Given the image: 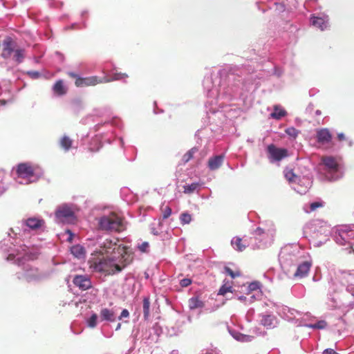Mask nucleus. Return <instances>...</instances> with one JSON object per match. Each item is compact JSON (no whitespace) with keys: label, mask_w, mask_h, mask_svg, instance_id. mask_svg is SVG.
Segmentation results:
<instances>
[{"label":"nucleus","mask_w":354,"mask_h":354,"mask_svg":"<svg viewBox=\"0 0 354 354\" xmlns=\"http://www.w3.org/2000/svg\"><path fill=\"white\" fill-rule=\"evenodd\" d=\"M57 219L64 223H73L76 220L74 211L67 205H62L57 207L55 212Z\"/></svg>","instance_id":"nucleus-4"},{"label":"nucleus","mask_w":354,"mask_h":354,"mask_svg":"<svg viewBox=\"0 0 354 354\" xmlns=\"http://www.w3.org/2000/svg\"><path fill=\"white\" fill-rule=\"evenodd\" d=\"M120 327H121V324H120V323H118V325H117V326H116L115 330H119V329L120 328Z\"/></svg>","instance_id":"nucleus-49"},{"label":"nucleus","mask_w":354,"mask_h":354,"mask_svg":"<svg viewBox=\"0 0 354 354\" xmlns=\"http://www.w3.org/2000/svg\"><path fill=\"white\" fill-rule=\"evenodd\" d=\"M68 75H69L70 77H73V78H75V79H77V77H79L77 76V74H75V73H73V72H70V73H68Z\"/></svg>","instance_id":"nucleus-45"},{"label":"nucleus","mask_w":354,"mask_h":354,"mask_svg":"<svg viewBox=\"0 0 354 354\" xmlns=\"http://www.w3.org/2000/svg\"><path fill=\"white\" fill-rule=\"evenodd\" d=\"M261 324L268 329L274 328L277 324V319L274 315H265L262 316L261 320Z\"/></svg>","instance_id":"nucleus-15"},{"label":"nucleus","mask_w":354,"mask_h":354,"mask_svg":"<svg viewBox=\"0 0 354 354\" xmlns=\"http://www.w3.org/2000/svg\"><path fill=\"white\" fill-rule=\"evenodd\" d=\"M236 338L239 341L248 342L252 341L253 339V337L250 336V335L240 334V335H237Z\"/></svg>","instance_id":"nucleus-34"},{"label":"nucleus","mask_w":354,"mask_h":354,"mask_svg":"<svg viewBox=\"0 0 354 354\" xmlns=\"http://www.w3.org/2000/svg\"><path fill=\"white\" fill-rule=\"evenodd\" d=\"M353 295L354 296V294H353Z\"/></svg>","instance_id":"nucleus-52"},{"label":"nucleus","mask_w":354,"mask_h":354,"mask_svg":"<svg viewBox=\"0 0 354 354\" xmlns=\"http://www.w3.org/2000/svg\"><path fill=\"white\" fill-rule=\"evenodd\" d=\"M24 58V50L17 49L15 50L14 59L18 63L22 62Z\"/></svg>","instance_id":"nucleus-29"},{"label":"nucleus","mask_w":354,"mask_h":354,"mask_svg":"<svg viewBox=\"0 0 354 354\" xmlns=\"http://www.w3.org/2000/svg\"><path fill=\"white\" fill-rule=\"evenodd\" d=\"M97 316L96 314H93L88 320V326L91 328H94L97 325Z\"/></svg>","instance_id":"nucleus-33"},{"label":"nucleus","mask_w":354,"mask_h":354,"mask_svg":"<svg viewBox=\"0 0 354 354\" xmlns=\"http://www.w3.org/2000/svg\"><path fill=\"white\" fill-rule=\"evenodd\" d=\"M200 185L198 183H193L191 185H185L184 193L187 194H191L194 193L198 187Z\"/></svg>","instance_id":"nucleus-27"},{"label":"nucleus","mask_w":354,"mask_h":354,"mask_svg":"<svg viewBox=\"0 0 354 354\" xmlns=\"http://www.w3.org/2000/svg\"><path fill=\"white\" fill-rule=\"evenodd\" d=\"M180 220L182 224H188L192 221V216L186 212H184L180 214Z\"/></svg>","instance_id":"nucleus-30"},{"label":"nucleus","mask_w":354,"mask_h":354,"mask_svg":"<svg viewBox=\"0 0 354 354\" xmlns=\"http://www.w3.org/2000/svg\"><path fill=\"white\" fill-rule=\"evenodd\" d=\"M117 238L100 239L95 251L97 257L88 261L90 268L93 272L113 275L122 272L131 264L134 259L133 252L127 246L118 244Z\"/></svg>","instance_id":"nucleus-1"},{"label":"nucleus","mask_w":354,"mask_h":354,"mask_svg":"<svg viewBox=\"0 0 354 354\" xmlns=\"http://www.w3.org/2000/svg\"><path fill=\"white\" fill-rule=\"evenodd\" d=\"M35 167L28 162L20 163L17 165L16 173L19 178H29L35 175Z\"/></svg>","instance_id":"nucleus-8"},{"label":"nucleus","mask_w":354,"mask_h":354,"mask_svg":"<svg viewBox=\"0 0 354 354\" xmlns=\"http://www.w3.org/2000/svg\"><path fill=\"white\" fill-rule=\"evenodd\" d=\"M29 74H31L32 77H38L39 76V73L38 72H31L28 73Z\"/></svg>","instance_id":"nucleus-46"},{"label":"nucleus","mask_w":354,"mask_h":354,"mask_svg":"<svg viewBox=\"0 0 354 354\" xmlns=\"http://www.w3.org/2000/svg\"><path fill=\"white\" fill-rule=\"evenodd\" d=\"M286 113H287L284 109H280L276 105L274 106V111L270 114V115L274 119L280 120L281 118L284 117Z\"/></svg>","instance_id":"nucleus-20"},{"label":"nucleus","mask_w":354,"mask_h":354,"mask_svg":"<svg viewBox=\"0 0 354 354\" xmlns=\"http://www.w3.org/2000/svg\"><path fill=\"white\" fill-rule=\"evenodd\" d=\"M24 223L27 227L33 230L42 227L45 224V221L43 219L35 217L28 218Z\"/></svg>","instance_id":"nucleus-14"},{"label":"nucleus","mask_w":354,"mask_h":354,"mask_svg":"<svg viewBox=\"0 0 354 354\" xmlns=\"http://www.w3.org/2000/svg\"><path fill=\"white\" fill-rule=\"evenodd\" d=\"M224 160L223 155L215 156L208 160V167L210 170L218 169L223 164Z\"/></svg>","instance_id":"nucleus-16"},{"label":"nucleus","mask_w":354,"mask_h":354,"mask_svg":"<svg viewBox=\"0 0 354 354\" xmlns=\"http://www.w3.org/2000/svg\"><path fill=\"white\" fill-rule=\"evenodd\" d=\"M259 288H260V286L258 282H252L249 285V289L250 290H256Z\"/></svg>","instance_id":"nucleus-41"},{"label":"nucleus","mask_w":354,"mask_h":354,"mask_svg":"<svg viewBox=\"0 0 354 354\" xmlns=\"http://www.w3.org/2000/svg\"><path fill=\"white\" fill-rule=\"evenodd\" d=\"M339 237L337 238V241L340 244L344 245L346 243L353 244L354 241V230L348 228H342L339 230Z\"/></svg>","instance_id":"nucleus-9"},{"label":"nucleus","mask_w":354,"mask_h":354,"mask_svg":"<svg viewBox=\"0 0 354 354\" xmlns=\"http://www.w3.org/2000/svg\"><path fill=\"white\" fill-rule=\"evenodd\" d=\"M191 283H192V280L188 278L183 279L180 280V284L182 287H187L188 286H189L191 284Z\"/></svg>","instance_id":"nucleus-40"},{"label":"nucleus","mask_w":354,"mask_h":354,"mask_svg":"<svg viewBox=\"0 0 354 354\" xmlns=\"http://www.w3.org/2000/svg\"><path fill=\"white\" fill-rule=\"evenodd\" d=\"M110 80L105 78L101 79L97 76H91L87 77H77L75 80V86L77 87H84L95 86L96 84L109 82Z\"/></svg>","instance_id":"nucleus-7"},{"label":"nucleus","mask_w":354,"mask_h":354,"mask_svg":"<svg viewBox=\"0 0 354 354\" xmlns=\"http://www.w3.org/2000/svg\"><path fill=\"white\" fill-rule=\"evenodd\" d=\"M337 138L339 141H342L345 139V136H344V133H340L337 134Z\"/></svg>","instance_id":"nucleus-44"},{"label":"nucleus","mask_w":354,"mask_h":354,"mask_svg":"<svg viewBox=\"0 0 354 354\" xmlns=\"http://www.w3.org/2000/svg\"><path fill=\"white\" fill-rule=\"evenodd\" d=\"M2 45L3 48L1 52V57L4 59H8L14 52V42L12 39L10 37H7L3 40Z\"/></svg>","instance_id":"nucleus-11"},{"label":"nucleus","mask_w":354,"mask_h":354,"mask_svg":"<svg viewBox=\"0 0 354 354\" xmlns=\"http://www.w3.org/2000/svg\"><path fill=\"white\" fill-rule=\"evenodd\" d=\"M100 316L102 321L114 322L115 320L114 311L106 308L101 309Z\"/></svg>","instance_id":"nucleus-17"},{"label":"nucleus","mask_w":354,"mask_h":354,"mask_svg":"<svg viewBox=\"0 0 354 354\" xmlns=\"http://www.w3.org/2000/svg\"><path fill=\"white\" fill-rule=\"evenodd\" d=\"M225 272L226 274L230 275L232 279H234L236 277H239L241 273L239 271L234 272L231 268L228 267H225Z\"/></svg>","instance_id":"nucleus-32"},{"label":"nucleus","mask_w":354,"mask_h":354,"mask_svg":"<svg viewBox=\"0 0 354 354\" xmlns=\"http://www.w3.org/2000/svg\"><path fill=\"white\" fill-rule=\"evenodd\" d=\"M324 206V203L322 201H316L310 203V211L313 212L316 210L319 207H322Z\"/></svg>","instance_id":"nucleus-36"},{"label":"nucleus","mask_w":354,"mask_h":354,"mask_svg":"<svg viewBox=\"0 0 354 354\" xmlns=\"http://www.w3.org/2000/svg\"><path fill=\"white\" fill-rule=\"evenodd\" d=\"M171 214V209L169 206H166L162 210V218L166 219Z\"/></svg>","instance_id":"nucleus-37"},{"label":"nucleus","mask_w":354,"mask_h":354,"mask_svg":"<svg viewBox=\"0 0 354 354\" xmlns=\"http://www.w3.org/2000/svg\"><path fill=\"white\" fill-rule=\"evenodd\" d=\"M311 23L314 26L319 28L322 30L327 28V21L322 17H313L311 19Z\"/></svg>","instance_id":"nucleus-18"},{"label":"nucleus","mask_w":354,"mask_h":354,"mask_svg":"<svg viewBox=\"0 0 354 354\" xmlns=\"http://www.w3.org/2000/svg\"><path fill=\"white\" fill-rule=\"evenodd\" d=\"M285 132L287 135H288L289 136L293 138H295L297 137L299 131L296 129L295 127H288L287 128L286 130H285Z\"/></svg>","instance_id":"nucleus-31"},{"label":"nucleus","mask_w":354,"mask_h":354,"mask_svg":"<svg viewBox=\"0 0 354 354\" xmlns=\"http://www.w3.org/2000/svg\"><path fill=\"white\" fill-rule=\"evenodd\" d=\"M71 253L77 258H82L85 254L84 248L79 245L71 248Z\"/></svg>","instance_id":"nucleus-22"},{"label":"nucleus","mask_w":354,"mask_h":354,"mask_svg":"<svg viewBox=\"0 0 354 354\" xmlns=\"http://www.w3.org/2000/svg\"><path fill=\"white\" fill-rule=\"evenodd\" d=\"M129 316V311L127 310V309H124L120 317H119V319H122V318H126V317H128Z\"/></svg>","instance_id":"nucleus-42"},{"label":"nucleus","mask_w":354,"mask_h":354,"mask_svg":"<svg viewBox=\"0 0 354 354\" xmlns=\"http://www.w3.org/2000/svg\"><path fill=\"white\" fill-rule=\"evenodd\" d=\"M53 90L55 93L59 95H62L66 93V90L64 88L62 80H58L56 82L53 86Z\"/></svg>","instance_id":"nucleus-24"},{"label":"nucleus","mask_w":354,"mask_h":354,"mask_svg":"<svg viewBox=\"0 0 354 354\" xmlns=\"http://www.w3.org/2000/svg\"><path fill=\"white\" fill-rule=\"evenodd\" d=\"M188 304L190 309H196L203 306V302L201 301L197 297L190 298L189 299Z\"/></svg>","instance_id":"nucleus-21"},{"label":"nucleus","mask_w":354,"mask_h":354,"mask_svg":"<svg viewBox=\"0 0 354 354\" xmlns=\"http://www.w3.org/2000/svg\"><path fill=\"white\" fill-rule=\"evenodd\" d=\"M6 103H7V101H6V100H3V99L0 100V105H1V106H4V105H6Z\"/></svg>","instance_id":"nucleus-47"},{"label":"nucleus","mask_w":354,"mask_h":354,"mask_svg":"<svg viewBox=\"0 0 354 354\" xmlns=\"http://www.w3.org/2000/svg\"><path fill=\"white\" fill-rule=\"evenodd\" d=\"M17 277L19 280H25L27 282L39 281L41 279V274L38 269L29 268L24 272L17 273Z\"/></svg>","instance_id":"nucleus-6"},{"label":"nucleus","mask_w":354,"mask_h":354,"mask_svg":"<svg viewBox=\"0 0 354 354\" xmlns=\"http://www.w3.org/2000/svg\"><path fill=\"white\" fill-rule=\"evenodd\" d=\"M73 282L74 285L82 290H86L91 288V281L89 278L85 275H76L73 278Z\"/></svg>","instance_id":"nucleus-10"},{"label":"nucleus","mask_w":354,"mask_h":354,"mask_svg":"<svg viewBox=\"0 0 354 354\" xmlns=\"http://www.w3.org/2000/svg\"><path fill=\"white\" fill-rule=\"evenodd\" d=\"M127 77V75H125V74H123V75L116 74L115 75V77L113 78V80H120V79H122L123 77Z\"/></svg>","instance_id":"nucleus-43"},{"label":"nucleus","mask_w":354,"mask_h":354,"mask_svg":"<svg viewBox=\"0 0 354 354\" xmlns=\"http://www.w3.org/2000/svg\"><path fill=\"white\" fill-rule=\"evenodd\" d=\"M256 232H258L259 234H261V233L263 232V230L260 228V227H258L257 230H256Z\"/></svg>","instance_id":"nucleus-48"},{"label":"nucleus","mask_w":354,"mask_h":354,"mask_svg":"<svg viewBox=\"0 0 354 354\" xmlns=\"http://www.w3.org/2000/svg\"><path fill=\"white\" fill-rule=\"evenodd\" d=\"M326 326V322L325 321H319L316 324L311 326L313 328H324Z\"/></svg>","instance_id":"nucleus-38"},{"label":"nucleus","mask_w":354,"mask_h":354,"mask_svg":"<svg viewBox=\"0 0 354 354\" xmlns=\"http://www.w3.org/2000/svg\"><path fill=\"white\" fill-rule=\"evenodd\" d=\"M99 228L105 231L122 232L125 230V225L121 217L115 213L103 216L98 220Z\"/></svg>","instance_id":"nucleus-2"},{"label":"nucleus","mask_w":354,"mask_h":354,"mask_svg":"<svg viewBox=\"0 0 354 354\" xmlns=\"http://www.w3.org/2000/svg\"><path fill=\"white\" fill-rule=\"evenodd\" d=\"M241 238L235 237L232 241V245L236 250L241 252L246 248V245L243 244Z\"/></svg>","instance_id":"nucleus-23"},{"label":"nucleus","mask_w":354,"mask_h":354,"mask_svg":"<svg viewBox=\"0 0 354 354\" xmlns=\"http://www.w3.org/2000/svg\"><path fill=\"white\" fill-rule=\"evenodd\" d=\"M59 145L62 149L67 151L72 147L73 140L68 136H64L59 140Z\"/></svg>","instance_id":"nucleus-19"},{"label":"nucleus","mask_w":354,"mask_h":354,"mask_svg":"<svg viewBox=\"0 0 354 354\" xmlns=\"http://www.w3.org/2000/svg\"><path fill=\"white\" fill-rule=\"evenodd\" d=\"M232 289V286H226L225 285H223L219 289L218 295H225L227 292H231Z\"/></svg>","instance_id":"nucleus-35"},{"label":"nucleus","mask_w":354,"mask_h":354,"mask_svg":"<svg viewBox=\"0 0 354 354\" xmlns=\"http://www.w3.org/2000/svg\"><path fill=\"white\" fill-rule=\"evenodd\" d=\"M315 113H316V115H321L322 114V111H319V110H317Z\"/></svg>","instance_id":"nucleus-50"},{"label":"nucleus","mask_w":354,"mask_h":354,"mask_svg":"<svg viewBox=\"0 0 354 354\" xmlns=\"http://www.w3.org/2000/svg\"><path fill=\"white\" fill-rule=\"evenodd\" d=\"M269 158L272 161H280L288 156L286 149L278 148L274 145L270 144L267 147Z\"/></svg>","instance_id":"nucleus-5"},{"label":"nucleus","mask_w":354,"mask_h":354,"mask_svg":"<svg viewBox=\"0 0 354 354\" xmlns=\"http://www.w3.org/2000/svg\"><path fill=\"white\" fill-rule=\"evenodd\" d=\"M149 246L148 242H143L138 245V248L141 252H146L148 250Z\"/></svg>","instance_id":"nucleus-39"},{"label":"nucleus","mask_w":354,"mask_h":354,"mask_svg":"<svg viewBox=\"0 0 354 354\" xmlns=\"http://www.w3.org/2000/svg\"><path fill=\"white\" fill-rule=\"evenodd\" d=\"M322 165L326 177L330 180H337L339 176L337 174L339 171V164L337 158L333 156H326L322 157Z\"/></svg>","instance_id":"nucleus-3"},{"label":"nucleus","mask_w":354,"mask_h":354,"mask_svg":"<svg viewBox=\"0 0 354 354\" xmlns=\"http://www.w3.org/2000/svg\"><path fill=\"white\" fill-rule=\"evenodd\" d=\"M317 140L322 145L329 144L332 140V134L328 129H321L317 131Z\"/></svg>","instance_id":"nucleus-12"},{"label":"nucleus","mask_w":354,"mask_h":354,"mask_svg":"<svg viewBox=\"0 0 354 354\" xmlns=\"http://www.w3.org/2000/svg\"><path fill=\"white\" fill-rule=\"evenodd\" d=\"M150 301L149 298L145 297L143 299V315L145 319H147L149 316Z\"/></svg>","instance_id":"nucleus-25"},{"label":"nucleus","mask_w":354,"mask_h":354,"mask_svg":"<svg viewBox=\"0 0 354 354\" xmlns=\"http://www.w3.org/2000/svg\"><path fill=\"white\" fill-rule=\"evenodd\" d=\"M312 266V263L309 261H304L302 263L299 264L297 267V269L294 274L295 277L303 278L309 272V270Z\"/></svg>","instance_id":"nucleus-13"},{"label":"nucleus","mask_w":354,"mask_h":354,"mask_svg":"<svg viewBox=\"0 0 354 354\" xmlns=\"http://www.w3.org/2000/svg\"><path fill=\"white\" fill-rule=\"evenodd\" d=\"M197 151L198 149L196 147L192 148L183 156L182 161L184 163L188 162L191 159H192L194 154Z\"/></svg>","instance_id":"nucleus-26"},{"label":"nucleus","mask_w":354,"mask_h":354,"mask_svg":"<svg viewBox=\"0 0 354 354\" xmlns=\"http://www.w3.org/2000/svg\"><path fill=\"white\" fill-rule=\"evenodd\" d=\"M12 257H13L12 254H9L8 259H12Z\"/></svg>","instance_id":"nucleus-51"},{"label":"nucleus","mask_w":354,"mask_h":354,"mask_svg":"<svg viewBox=\"0 0 354 354\" xmlns=\"http://www.w3.org/2000/svg\"><path fill=\"white\" fill-rule=\"evenodd\" d=\"M284 176L286 180L290 183L296 182V180L298 178L292 169L286 170Z\"/></svg>","instance_id":"nucleus-28"}]
</instances>
